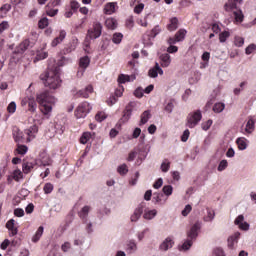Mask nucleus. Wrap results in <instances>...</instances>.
I'll use <instances>...</instances> for the list:
<instances>
[{
    "mask_svg": "<svg viewBox=\"0 0 256 256\" xmlns=\"http://www.w3.org/2000/svg\"><path fill=\"white\" fill-rule=\"evenodd\" d=\"M40 79L44 81L45 87H49V89H58V87H61L58 66L49 67L45 74L40 75Z\"/></svg>",
    "mask_w": 256,
    "mask_h": 256,
    "instance_id": "nucleus-1",
    "label": "nucleus"
},
{
    "mask_svg": "<svg viewBox=\"0 0 256 256\" xmlns=\"http://www.w3.org/2000/svg\"><path fill=\"white\" fill-rule=\"evenodd\" d=\"M36 99L40 105L41 113H43V115H51L53 105L57 102L55 97L51 96L47 91H44L38 94Z\"/></svg>",
    "mask_w": 256,
    "mask_h": 256,
    "instance_id": "nucleus-2",
    "label": "nucleus"
},
{
    "mask_svg": "<svg viewBox=\"0 0 256 256\" xmlns=\"http://www.w3.org/2000/svg\"><path fill=\"white\" fill-rule=\"evenodd\" d=\"M243 3V0H228L224 9L227 13H233L235 23H243L245 15H243V10L239 7Z\"/></svg>",
    "mask_w": 256,
    "mask_h": 256,
    "instance_id": "nucleus-3",
    "label": "nucleus"
},
{
    "mask_svg": "<svg viewBox=\"0 0 256 256\" xmlns=\"http://www.w3.org/2000/svg\"><path fill=\"white\" fill-rule=\"evenodd\" d=\"M203 115L201 114V110H196L192 113H190L187 117V127L189 129H193L196 125L199 124V121H201Z\"/></svg>",
    "mask_w": 256,
    "mask_h": 256,
    "instance_id": "nucleus-4",
    "label": "nucleus"
},
{
    "mask_svg": "<svg viewBox=\"0 0 256 256\" xmlns=\"http://www.w3.org/2000/svg\"><path fill=\"white\" fill-rule=\"evenodd\" d=\"M103 31V26L99 22H95L93 27L90 28L87 32L86 41L89 39H99Z\"/></svg>",
    "mask_w": 256,
    "mask_h": 256,
    "instance_id": "nucleus-5",
    "label": "nucleus"
},
{
    "mask_svg": "<svg viewBox=\"0 0 256 256\" xmlns=\"http://www.w3.org/2000/svg\"><path fill=\"white\" fill-rule=\"evenodd\" d=\"M91 109V104H89L88 102H83L79 104L75 111L76 118L85 119V117H87V114L91 111Z\"/></svg>",
    "mask_w": 256,
    "mask_h": 256,
    "instance_id": "nucleus-6",
    "label": "nucleus"
},
{
    "mask_svg": "<svg viewBox=\"0 0 256 256\" xmlns=\"http://www.w3.org/2000/svg\"><path fill=\"white\" fill-rule=\"evenodd\" d=\"M145 211V202L140 203L130 216L131 223H137L141 219V215Z\"/></svg>",
    "mask_w": 256,
    "mask_h": 256,
    "instance_id": "nucleus-7",
    "label": "nucleus"
},
{
    "mask_svg": "<svg viewBox=\"0 0 256 256\" xmlns=\"http://www.w3.org/2000/svg\"><path fill=\"white\" fill-rule=\"evenodd\" d=\"M201 229V222H196L190 229V231H188L187 233V237L188 239H191L192 241H195V239H197L199 233L198 231Z\"/></svg>",
    "mask_w": 256,
    "mask_h": 256,
    "instance_id": "nucleus-8",
    "label": "nucleus"
},
{
    "mask_svg": "<svg viewBox=\"0 0 256 256\" xmlns=\"http://www.w3.org/2000/svg\"><path fill=\"white\" fill-rule=\"evenodd\" d=\"M234 225H238L242 231H249V223L245 222V216L242 214L235 219Z\"/></svg>",
    "mask_w": 256,
    "mask_h": 256,
    "instance_id": "nucleus-9",
    "label": "nucleus"
},
{
    "mask_svg": "<svg viewBox=\"0 0 256 256\" xmlns=\"http://www.w3.org/2000/svg\"><path fill=\"white\" fill-rule=\"evenodd\" d=\"M173 245H175V242L173 241V238L167 237L159 246L160 251H169V249L173 248Z\"/></svg>",
    "mask_w": 256,
    "mask_h": 256,
    "instance_id": "nucleus-10",
    "label": "nucleus"
},
{
    "mask_svg": "<svg viewBox=\"0 0 256 256\" xmlns=\"http://www.w3.org/2000/svg\"><path fill=\"white\" fill-rule=\"evenodd\" d=\"M138 246H137V242H135V240H129L127 243H126V253L128 255H133V253H137V250H138Z\"/></svg>",
    "mask_w": 256,
    "mask_h": 256,
    "instance_id": "nucleus-11",
    "label": "nucleus"
},
{
    "mask_svg": "<svg viewBox=\"0 0 256 256\" xmlns=\"http://www.w3.org/2000/svg\"><path fill=\"white\" fill-rule=\"evenodd\" d=\"M148 75L149 77H151L152 79H155L158 77V75H163V69L161 68V66H159V63L156 62L155 67L151 68L148 71Z\"/></svg>",
    "mask_w": 256,
    "mask_h": 256,
    "instance_id": "nucleus-12",
    "label": "nucleus"
},
{
    "mask_svg": "<svg viewBox=\"0 0 256 256\" xmlns=\"http://www.w3.org/2000/svg\"><path fill=\"white\" fill-rule=\"evenodd\" d=\"M133 107H135V103H133V102H130L126 106V108L124 110L123 117H122V121L127 122V121H129V119H131V115L133 113Z\"/></svg>",
    "mask_w": 256,
    "mask_h": 256,
    "instance_id": "nucleus-13",
    "label": "nucleus"
},
{
    "mask_svg": "<svg viewBox=\"0 0 256 256\" xmlns=\"http://www.w3.org/2000/svg\"><path fill=\"white\" fill-rule=\"evenodd\" d=\"M6 227L8 228L10 237H15V235H17L18 230H17V226L15 225V219H10L6 223Z\"/></svg>",
    "mask_w": 256,
    "mask_h": 256,
    "instance_id": "nucleus-14",
    "label": "nucleus"
},
{
    "mask_svg": "<svg viewBox=\"0 0 256 256\" xmlns=\"http://www.w3.org/2000/svg\"><path fill=\"white\" fill-rule=\"evenodd\" d=\"M77 45H78V40L72 39L70 44L62 50L63 55H69V53H73V51L77 49Z\"/></svg>",
    "mask_w": 256,
    "mask_h": 256,
    "instance_id": "nucleus-15",
    "label": "nucleus"
},
{
    "mask_svg": "<svg viewBox=\"0 0 256 256\" xmlns=\"http://www.w3.org/2000/svg\"><path fill=\"white\" fill-rule=\"evenodd\" d=\"M66 37H67V32L65 30H61L59 33V36L53 39L51 45L53 47H57V45H61V43L65 41Z\"/></svg>",
    "mask_w": 256,
    "mask_h": 256,
    "instance_id": "nucleus-16",
    "label": "nucleus"
},
{
    "mask_svg": "<svg viewBox=\"0 0 256 256\" xmlns=\"http://www.w3.org/2000/svg\"><path fill=\"white\" fill-rule=\"evenodd\" d=\"M240 237H241L240 232H235L230 237H228V247L230 249H233V247H235V243H238Z\"/></svg>",
    "mask_w": 256,
    "mask_h": 256,
    "instance_id": "nucleus-17",
    "label": "nucleus"
},
{
    "mask_svg": "<svg viewBox=\"0 0 256 256\" xmlns=\"http://www.w3.org/2000/svg\"><path fill=\"white\" fill-rule=\"evenodd\" d=\"M91 93H93V86L88 85L84 90H79L77 92V97H83L84 99H87Z\"/></svg>",
    "mask_w": 256,
    "mask_h": 256,
    "instance_id": "nucleus-18",
    "label": "nucleus"
},
{
    "mask_svg": "<svg viewBox=\"0 0 256 256\" xmlns=\"http://www.w3.org/2000/svg\"><path fill=\"white\" fill-rule=\"evenodd\" d=\"M157 217V210L156 209H145L143 214V219H146V221H151Z\"/></svg>",
    "mask_w": 256,
    "mask_h": 256,
    "instance_id": "nucleus-19",
    "label": "nucleus"
},
{
    "mask_svg": "<svg viewBox=\"0 0 256 256\" xmlns=\"http://www.w3.org/2000/svg\"><path fill=\"white\" fill-rule=\"evenodd\" d=\"M37 131H39V128H37V125H33L29 129L25 130V133L28 136L27 141H31L32 139H35V135H37Z\"/></svg>",
    "mask_w": 256,
    "mask_h": 256,
    "instance_id": "nucleus-20",
    "label": "nucleus"
},
{
    "mask_svg": "<svg viewBox=\"0 0 256 256\" xmlns=\"http://www.w3.org/2000/svg\"><path fill=\"white\" fill-rule=\"evenodd\" d=\"M160 61L161 67H169L171 65V55L167 53L160 55Z\"/></svg>",
    "mask_w": 256,
    "mask_h": 256,
    "instance_id": "nucleus-21",
    "label": "nucleus"
},
{
    "mask_svg": "<svg viewBox=\"0 0 256 256\" xmlns=\"http://www.w3.org/2000/svg\"><path fill=\"white\" fill-rule=\"evenodd\" d=\"M90 63H91V59L89 58V56L81 57L79 61V67L80 69H83V71H85V69L89 67Z\"/></svg>",
    "mask_w": 256,
    "mask_h": 256,
    "instance_id": "nucleus-22",
    "label": "nucleus"
},
{
    "mask_svg": "<svg viewBox=\"0 0 256 256\" xmlns=\"http://www.w3.org/2000/svg\"><path fill=\"white\" fill-rule=\"evenodd\" d=\"M115 5H117L115 2L107 3L104 7L105 15H113L115 13Z\"/></svg>",
    "mask_w": 256,
    "mask_h": 256,
    "instance_id": "nucleus-23",
    "label": "nucleus"
},
{
    "mask_svg": "<svg viewBox=\"0 0 256 256\" xmlns=\"http://www.w3.org/2000/svg\"><path fill=\"white\" fill-rule=\"evenodd\" d=\"M151 119V111L146 110L140 116V123L139 125H145Z\"/></svg>",
    "mask_w": 256,
    "mask_h": 256,
    "instance_id": "nucleus-24",
    "label": "nucleus"
},
{
    "mask_svg": "<svg viewBox=\"0 0 256 256\" xmlns=\"http://www.w3.org/2000/svg\"><path fill=\"white\" fill-rule=\"evenodd\" d=\"M29 45H31V42L28 39L24 40L17 47V53H25V51H27V49H29Z\"/></svg>",
    "mask_w": 256,
    "mask_h": 256,
    "instance_id": "nucleus-25",
    "label": "nucleus"
},
{
    "mask_svg": "<svg viewBox=\"0 0 256 256\" xmlns=\"http://www.w3.org/2000/svg\"><path fill=\"white\" fill-rule=\"evenodd\" d=\"M11 11V4H4L0 8V19H5L7 17V13Z\"/></svg>",
    "mask_w": 256,
    "mask_h": 256,
    "instance_id": "nucleus-26",
    "label": "nucleus"
},
{
    "mask_svg": "<svg viewBox=\"0 0 256 256\" xmlns=\"http://www.w3.org/2000/svg\"><path fill=\"white\" fill-rule=\"evenodd\" d=\"M89 211H91V207L90 206H84L79 212L78 215L80 217V219H82L83 221H85L87 219V217H89Z\"/></svg>",
    "mask_w": 256,
    "mask_h": 256,
    "instance_id": "nucleus-27",
    "label": "nucleus"
},
{
    "mask_svg": "<svg viewBox=\"0 0 256 256\" xmlns=\"http://www.w3.org/2000/svg\"><path fill=\"white\" fill-rule=\"evenodd\" d=\"M255 131V120L253 118H250L246 123L245 132L248 133V135H251Z\"/></svg>",
    "mask_w": 256,
    "mask_h": 256,
    "instance_id": "nucleus-28",
    "label": "nucleus"
},
{
    "mask_svg": "<svg viewBox=\"0 0 256 256\" xmlns=\"http://www.w3.org/2000/svg\"><path fill=\"white\" fill-rule=\"evenodd\" d=\"M236 143L240 151H245V149H247V140L245 137L237 138Z\"/></svg>",
    "mask_w": 256,
    "mask_h": 256,
    "instance_id": "nucleus-29",
    "label": "nucleus"
},
{
    "mask_svg": "<svg viewBox=\"0 0 256 256\" xmlns=\"http://www.w3.org/2000/svg\"><path fill=\"white\" fill-rule=\"evenodd\" d=\"M105 25L108 29L115 30L117 29V20L115 18H107Z\"/></svg>",
    "mask_w": 256,
    "mask_h": 256,
    "instance_id": "nucleus-30",
    "label": "nucleus"
},
{
    "mask_svg": "<svg viewBox=\"0 0 256 256\" xmlns=\"http://www.w3.org/2000/svg\"><path fill=\"white\" fill-rule=\"evenodd\" d=\"M28 111L35 113L37 111V102L35 98H28Z\"/></svg>",
    "mask_w": 256,
    "mask_h": 256,
    "instance_id": "nucleus-31",
    "label": "nucleus"
},
{
    "mask_svg": "<svg viewBox=\"0 0 256 256\" xmlns=\"http://www.w3.org/2000/svg\"><path fill=\"white\" fill-rule=\"evenodd\" d=\"M130 81H135V76H129V75L121 74L118 77V82L119 83H129Z\"/></svg>",
    "mask_w": 256,
    "mask_h": 256,
    "instance_id": "nucleus-32",
    "label": "nucleus"
},
{
    "mask_svg": "<svg viewBox=\"0 0 256 256\" xmlns=\"http://www.w3.org/2000/svg\"><path fill=\"white\" fill-rule=\"evenodd\" d=\"M178 24L179 20L176 17L172 18L170 20V24L167 26L168 31H176V29L179 27Z\"/></svg>",
    "mask_w": 256,
    "mask_h": 256,
    "instance_id": "nucleus-33",
    "label": "nucleus"
},
{
    "mask_svg": "<svg viewBox=\"0 0 256 256\" xmlns=\"http://www.w3.org/2000/svg\"><path fill=\"white\" fill-rule=\"evenodd\" d=\"M212 111H214V113H223V111H225V103L223 102H218L215 103Z\"/></svg>",
    "mask_w": 256,
    "mask_h": 256,
    "instance_id": "nucleus-34",
    "label": "nucleus"
},
{
    "mask_svg": "<svg viewBox=\"0 0 256 256\" xmlns=\"http://www.w3.org/2000/svg\"><path fill=\"white\" fill-rule=\"evenodd\" d=\"M43 231H44L43 226H40L37 229L35 235L32 237L33 243H37L39 241V239H41V237L43 236Z\"/></svg>",
    "mask_w": 256,
    "mask_h": 256,
    "instance_id": "nucleus-35",
    "label": "nucleus"
},
{
    "mask_svg": "<svg viewBox=\"0 0 256 256\" xmlns=\"http://www.w3.org/2000/svg\"><path fill=\"white\" fill-rule=\"evenodd\" d=\"M193 247V240L188 238L180 247V251H189Z\"/></svg>",
    "mask_w": 256,
    "mask_h": 256,
    "instance_id": "nucleus-36",
    "label": "nucleus"
},
{
    "mask_svg": "<svg viewBox=\"0 0 256 256\" xmlns=\"http://www.w3.org/2000/svg\"><path fill=\"white\" fill-rule=\"evenodd\" d=\"M33 167H35V164H33L32 162H26L22 165V171L25 174L31 173Z\"/></svg>",
    "mask_w": 256,
    "mask_h": 256,
    "instance_id": "nucleus-37",
    "label": "nucleus"
},
{
    "mask_svg": "<svg viewBox=\"0 0 256 256\" xmlns=\"http://www.w3.org/2000/svg\"><path fill=\"white\" fill-rule=\"evenodd\" d=\"M213 219H215V211L208 209L207 215L204 217V221L206 223H211V221H213Z\"/></svg>",
    "mask_w": 256,
    "mask_h": 256,
    "instance_id": "nucleus-38",
    "label": "nucleus"
},
{
    "mask_svg": "<svg viewBox=\"0 0 256 256\" xmlns=\"http://www.w3.org/2000/svg\"><path fill=\"white\" fill-rule=\"evenodd\" d=\"M185 35H187V30L185 29H180L176 34H175V38L176 40L179 41H183V39H185Z\"/></svg>",
    "mask_w": 256,
    "mask_h": 256,
    "instance_id": "nucleus-39",
    "label": "nucleus"
},
{
    "mask_svg": "<svg viewBox=\"0 0 256 256\" xmlns=\"http://www.w3.org/2000/svg\"><path fill=\"white\" fill-rule=\"evenodd\" d=\"M12 179H14V181H21V179H23V172L19 169L14 170L12 173Z\"/></svg>",
    "mask_w": 256,
    "mask_h": 256,
    "instance_id": "nucleus-40",
    "label": "nucleus"
},
{
    "mask_svg": "<svg viewBox=\"0 0 256 256\" xmlns=\"http://www.w3.org/2000/svg\"><path fill=\"white\" fill-rule=\"evenodd\" d=\"M89 139H91V132H84L80 138V143H82V145H85L89 142Z\"/></svg>",
    "mask_w": 256,
    "mask_h": 256,
    "instance_id": "nucleus-41",
    "label": "nucleus"
},
{
    "mask_svg": "<svg viewBox=\"0 0 256 256\" xmlns=\"http://www.w3.org/2000/svg\"><path fill=\"white\" fill-rule=\"evenodd\" d=\"M117 172L119 173V175H127V173H129V168L127 167V164H122L118 166Z\"/></svg>",
    "mask_w": 256,
    "mask_h": 256,
    "instance_id": "nucleus-42",
    "label": "nucleus"
},
{
    "mask_svg": "<svg viewBox=\"0 0 256 256\" xmlns=\"http://www.w3.org/2000/svg\"><path fill=\"white\" fill-rule=\"evenodd\" d=\"M49 26V19L47 17H44L39 20L38 27L39 29H45V27Z\"/></svg>",
    "mask_w": 256,
    "mask_h": 256,
    "instance_id": "nucleus-43",
    "label": "nucleus"
},
{
    "mask_svg": "<svg viewBox=\"0 0 256 256\" xmlns=\"http://www.w3.org/2000/svg\"><path fill=\"white\" fill-rule=\"evenodd\" d=\"M234 45L236 47H243V45H245V39L241 36H236L234 38Z\"/></svg>",
    "mask_w": 256,
    "mask_h": 256,
    "instance_id": "nucleus-44",
    "label": "nucleus"
},
{
    "mask_svg": "<svg viewBox=\"0 0 256 256\" xmlns=\"http://www.w3.org/2000/svg\"><path fill=\"white\" fill-rule=\"evenodd\" d=\"M112 41L113 43H115L116 45H119V43H121V41H123V34L121 33H115L112 37Z\"/></svg>",
    "mask_w": 256,
    "mask_h": 256,
    "instance_id": "nucleus-45",
    "label": "nucleus"
},
{
    "mask_svg": "<svg viewBox=\"0 0 256 256\" xmlns=\"http://www.w3.org/2000/svg\"><path fill=\"white\" fill-rule=\"evenodd\" d=\"M170 168H171V162H169L168 160H164L161 164V171L163 173H167V171H169Z\"/></svg>",
    "mask_w": 256,
    "mask_h": 256,
    "instance_id": "nucleus-46",
    "label": "nucleus"
},
{
    "mask_svg": "<svg viewBox=\"0 0 256 256\" xmlns=\"http://www.w3.org/2000/svg\"><path fill=\"white\" fill-rule=\"evenodd\" d=\"M230 35L231 34L229 33V31H224V32L220 33V35H219L220 43H225V41H227V39H229Z\"/></svg>",
    "mask_w": 256,
    "mask_h": 256,
    "instance_id": "nucleus-47",
    "label": "nucleus"
},
{
    "mask_svg": "<svg viewBox=\"0 0 256 256\" xmlns=\"http://www.w3.org/2000/svg\"><path fill=\"white\" fill-rule=\"evenodd\" d=\"M162 191H163L164 195L169 197L170 195H173V186L166 185L163 187Z\"/></svg>",
    "mask_w": 256,
    "mask_h": 256,
    "instance_id": "nucleus-48",
    "label": "nucleus"
},
{
    "mask_svg": "<svg viewBox=\"0 0 256 256\" xmlns=\"http://www.w3.org/2000/svg\"><path fill=\"white\" fill-rule=\"evenodd\" d=\"M96 121L101 123L102 121H105L107 119V114L105 112H98L95 116Z\"/></svg>",
    "mask_w": 256,
    "mask_h": 256,
    "instance_id": "nucleus-49",
    "label": "nucleus"
},
{
    "mask_svg": "<svg viewBox=\"0 0 256 256\" xmlns=\"http://www.w3.org/2000/svg\"><path fill=\"white\" fill-rule=\"evenodd\" d=\"M211 125H213V120H207L201 124L203 131H209L211 129Z\"/></svg>",
    "mask_w": 256,
    "mask_h": 256,
    "instance_id": "nucleus-50",
    "label": "nucleus"
},
{
    "mask_svg": "<svg viewBox=\"0 0 256 256\" xmlns=\"http://www.w3.org/2000/svg\"><path fill=\"white\" fill-rule=\"evenodd\" d=\"M43 191H44L45 195H49V193H52L53 192V184L46 183L44 185Z\"/></svg>",
    "mask_w": 256,
    "mask_h": 256,
    "instance_id": "nucleus-51",
    "label": "nucleus"
},
{
    "mask_svg": "<svg viewBox=\"0 0 256 256\" xmlns=\"http://www.w3.org/2000/svg\"><path fill=\"white\" fill-rule=\"evenodd\" d=\"M16 151L19 155H25V153L28 151V148L25 145H18Z\"/></svg>",
    "mask_w": 256,
    "mask_h": 256,
    "instance_id": "nucleus-52",
    "label": "nucleus"
},
{
    "mask_svg": "<svg viewBox=\"0 0 256 256\" xmlns=\"http://www.w3.org/2000/svg\"><path fill=\"white\" fill-rule=\"evenodd\" d=\"M143 9H145V4L139 3L134 7V13H136L137 15H140V13L143 12Z\"/></svg>",
    "mask_w": 256,
    "mask_h": 256,
    "instance_id": "nucleus-53",
    "label": "nucleus"
},
{
    "mask_svg": "<svg viewBox=\"0 0 256 256\" xmlns=\"http://www.w3.org/2000/svg\"><path fill=\"white\" fill-rule=\"evenodd\" d=\"M147 233H149V228H146V229L142 230L141 232H138V234H137L138 241H143V239H145V235H147Z\"/></svg>",
    "mask_w": 256,
    "mask_h": 256,
    "instance_id": "nucleus-54",
    "label": "nucleus"
},
{
    "mask_svg": "<svg viewBox=\"0 0 256 256\" xmlns=\"http://www.w3.org/2000/svg\"><path fill=\"white\" fill-rule=\"evenodd\" d=\"M7 111L11 114L15 113V111H17V104L15 102H11L7 107Z\"/></svg>",
    "mask_w": 256,
    "mask_h": 256,
    "instance_id": "nucleus-55",
    "label": "nucleus"
},
{
    "mask_svg": "<svg viewBox=\"0 0 256 256\" xmlns=\"http://www.w3.org/2000/svg\"><path fill=\"white\" fill-rule=\"evenodd\" d=\"M229 163L227 162V160H222L219 165H218V171H225L226 167H228Z\"/></svg>",
    "mask_w": 256,
    "mask_h": 256,
    "instance_id": "nucleus-56",
    "label": "nucleus"
},
{
    "mask_svg": "<svg viewBox=\"0 0 256 256\" xmlns=\"http://www.w3.org/2000/svg\"><path fill=\"white\" fill-rule=\"evenodd\" d=\"M148 17H149V14H146L144 16V19L138 20V25H140L141 27H147V25H149V23L147 22Z\"/></svg>",
    "mask_w": 256,
    "mask_h": 256,
    "instance_id": "nucleus-57",
    "label": "nucleus"
},
{
    "mask_svg": "<svg viewBox=\"0 0 256 256\" xmlns=\"http://www.w3.org/2000/svg\"><path fill=\"white\" fill-rule=\"evenodd\" d=\"M47 57H49V54L47 52H39L36 56V61L47 59Z\"/></svg>",
    "mask_w": 256,
    "mask_h": 256,
    "instance_id": "nucleus-58",
    "label": "nucleus"
},
{
    "mask_svg": "<svg viewBox=\"0 0 256 256\" xmlns=\"http://www.w3.org/2000/svg\"><path fill=\"white\" fill-rule=\"evenodd\" d=\"M255 50H256V45L250 44L249 46L246 47L245 53H246V55H251V53H253V51H255Z\"/></svg>",
    "mask_w": 256,
    "mask_h": 256,
    "instance_id": "nucleus-59",
    "label": "nucleus"
},
{
    "mask_svg": "<svg viewBox=\"0 0 256 256\" xmlns=\"http://www.w3.org/2000/svg\"><path fill=\"white\" fill-rule=\"evenodd\" d=\"M15 217H23L25 215V210L23 208H16L14 210Z\"/></svg>",
    "mask_w": 256,
    "mask_h": 256,
    "instance_id": "nucleus-60",
    "label": "nucleus"
},
{
    "mask_svg": "<svg viewBox=\"0 0 256 256\" xmlns=\"http://www.w3.org/2000/svg\"><path fill=\"white\" fill-rule=\"evenodd\" d=\"M7 29H9V22L3 21L0 23V35L3 33V31H7Z\"/></svg>",
    "mask_w": 256,
    "mask_h": 256,
    "instance_id": "nucleus-61",
    "label": "nucleus"
},
{
    "mask_svg": "<svg viewBox=\"0 0 256 256\" xmlns=\"http://www.w3.org/2000/svg\"><path fill=\"white\" fill-rule=\"evenodd\" d=\"M14 140L16 141V143H21V141L23 140V133L19 131L14 133Z\"/></svg>",
    "mask_w": 256,
    "mask_h": 256,
    "instance_id": "nucleus-62",
    "label": "nucleus"
},
{
    "mask_svg": "<svg viewBox=\"0 0 256 256\" xmlns=\"http://www.w3.org/2000/svg\"><path fill=\"white\" fill-rule=\"evenodd\" d=\"M191 205H186L185 208L182 210V215L183 217H187L189 215V213H191Z\"/></svg>",
    "mask_w": 256,
    "mask_h": 256,
    "instance_id": "nucleus-63",
    "label": "nucleus"
},
{
    "mask_svg": "<svg viewBox=\"0 0 256 256\" xmlns=\"http://www.w3.org/2000/svg\"><path fill=\"white\" fill-rule=\"evenodd\" d=\"M154 189H161L163 187V178H159L154 184Z\"/></svg>",
    "mask_w": 256,
    "mask_h": 256,
    "instance_id": "nucleus-64",
    "label": "nucleus"
}]
</instances>
